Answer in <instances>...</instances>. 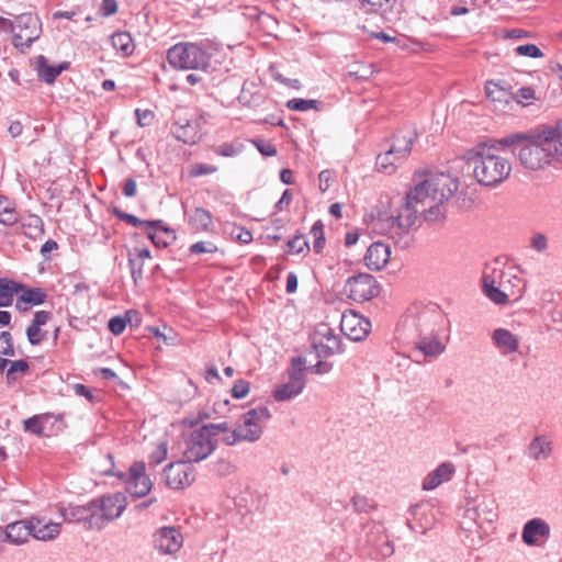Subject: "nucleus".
Here are the masks:
<instances>
[{
	"label": "nucleus",
	"mask_w": 562,
	"mask_h": 562,
	"mask_svg": "<svg viewBox=\"0 0 562 562\" xmlns=\"http://www.w3.org/2000/svg\"><path fill=\"white\" fill-rule=\"evenodd\" d=\"M485 93L486 97L494 103H508V100L510 99L509 91L493 80H490L485 83Z\"/></svg>",
	"instance_id": "c9c22d12"
},
{
	"label": "nucleus",
	"mask_w": 562,
	"mask_h": 562,
	"mask_svg": "<svg viewBox=\"0 0 562 562\" xmlns=\"http://www.w3.org/2000/svg\"><path fill=\"white\" fill-rule=\"evenodd\" d=\"M522 280L513 271L504 268V262L494 259L484 266L482 274V291L484 295L497 305H505L510 300L521 297Z\"/></svg>",
	"instance_id": "f03ea898"
},
{
	"label": "nucleus",
	"mask_w": 562,
	"mask_h": 562,
	"mask_svg": "<svg viewBox=\"0 0 562 562\" xmlns=\"http://www.w3.org/2000/svg\"><path fill=\"white\" fill-rule=\"evenodd\" d=\"M415 187L406 196L419 214H424L428 222L437 221L443 216L442 204L450 200L459 190V179L446 172H427L415 175Z\"/></svg>",
	"instance_id": "f257e3e1"
},
{
	"label": "nucleus",
	"mask_w": 562,
	"mask_h": 562,
	"mask_svg": "<svg viewBox=\"0 0 562 562\" xmlns=\"http://www.w3.org/2000/svg\"><path fill=\"white\" fill-rule=\"evenodd\" d=\"M13 45L21 52L29 48L42 33L40 18L33 13H22L12 22Z\"/></svg>",
	"instance_id": "1a4fd4ad"
},
{
	"label": "nucleus",
	"mask_w": 562,
	"mask_h": 562,
	"mask_svg": "<svg viewBox=\"0 0 562 562\" xmlns=\"http://www.w3.org/2000/svg\"><path fill=\"white\" fill-rule=\"evenodd\" d=\"M454 465L451 462L441 463L424 479L423 488L425 491L435 490L441 483L449 481L454 474Z\"/></svg>",
	"instance_id": "393cba45"
},
{
	"label": "nucleus",
	"mask_w": 562,
	"mask_h": 562,
	"mask_svg": "<svg viewBox=\"0 0 562 562\" xmlns=\"http://www.w3.org/2000/svg\"><path fill=\"white\" fill-rule=\"evenodd\" d=\"M252 143L263 156L272 157L277 155L276 146L270 142L265 139H255Z\"/></svg>",
	"instance_id": "bf43d9fd"
},
{
	"label": "nucleus",
	"mask_w": 562,
	"mask_h": 562,
	"mask_svg": "<svg viewBox=\"0 0 562 562\" xmlns=\"http://www.w3.org/2000/svg\"><path fill=\"white\" fill-rule=\"evenodd\" d=\"M215 441L207 435L206 428L193 430L186 440L183 457L188 462H200L215 449Z\"/></svg>",
	"instance_id": "f8f14e48"
},
{
	"label": "nucleus",
	"mask_w": 562,
	"mask_h": 562,
	"mask_svg": "<svg viewBox=\"0 0 562 562\" xmlns=\"http://www.w3.org/2000/svg\"><path fill=\"white\" fill-rule=\"evenodd\" d=\"M145 228L147 231H153V232H156V231L164 232L165 234L169 235L171 239H175V232L170 227L165 226L164 222L161 220L145 221Z\"/></svg>",
	"instance_id": "4d7b16f0"
},
{
	"label": "nucleus",
	"mask_w": 562,
	"mask_h": 562,
	"mask_svg": "<svg viewBox=\"0 0 562 562\" xmlns=\"http://www.w3.org/2000/svg\"><path fill=\"white\" fill-rule=\"evenodd\" d=\"M103 473L108 475H116L120 479H124L126 491L133 497H144L153 488V482L150 477L146 474V467L144 462H134L130 467L127 474L114 473L112 469L104 470Z\"/></svg>",
	"instance_id": "9d476101"
},
{
	"label": "nucleus",
	"mask_w": 562,
	"mask_h": 562,
	"mask_svg": "<svg viewBox=\"0 0 562 562\" xmlns=\"http://www.w3.org/2000/svg\"><path fill=\"white\" fill-rule=\"evenodd\" d=\"M527 139V134L525 133H513L505 137L498 139H491L487 145H495V153L497 150H503L506 147H512L518 144H522L524 140Z\"/></svg>",
	"instance_id": "a19ab883"
},
{
	"label": "nucleus",
	"mask_w": 562,
	"mask_h": 562,
	"mask_svg": "<svg viewBox=\"0 0 562 562\" xmlns=\"http://www.w3.org/2000/svg\"><path fill=\"white\" fill-rule=\"evenodd\" d=\"M313 347L317 353V357H329L336 353L340 348V338L333 334L330 329L323 335L319 341H314Z\"/></svg>",
	"instance_id": "c756f323"
},
{
	"label": "nucleus",
	"mask_w": 562,
	"mask_h": 562,
	"mask_svg": "<svg viewBox=\"0 0 562 562\" xmlns=\"http://www.w3.org/2000/svg\"><path fill=\"white\" fill-rule=\"evenodd\" d=\"M232 235L236 236V238L243 244H248L252 240V235L250 231L244 227H234L232 231Z\"/></svg>",
	"instance_id": "338daca9"
},
{
	"label": "nucleus",
	"mask_w": 562,
	"mask_h": 562,
	"mask_svg": "<svg viewBox=\"0 0 562 562\" xmlns=\"http://www.w3.org/2000/svg\"><path fill=\"white\" fill-rule=\"evenodd\" d=\"M351 504L357 513H369L374 508V504L363 495H355L351 498Z\"/></svg>",
	"instance_id": "09e8293b"
},
{
	"label": "nucleus",
	"mask_w": 562,
	"mask_h": 562,
	"mask_svg": "<svg viewBox=\"0 0 562 562\" xmlns=\"http://www.w3.org/2000/svg\"><path fill=\"white\" fill-rule=\"evenodd\" d=\"M191 464L186 459L167 464L164 469L166 485L173 490L190 486L195 480L194 468Z\"/></svg>",
	"instance_id": "4468645a"
},
{
	"label": "nucleus",
	"mask_w": 562,
	"mask_h": 562,
	"mask_svg": "<svg viewBox=\"0 0 562 562\" xmlns=\"http://www.w3.org/2000/svg\"><path fill=\"white\" fill-rule=\"evenodd\" d=\"M403 160L404 158H397L392 150L386 149L383 154H380L376 157L375 164L379 171H382L386 175H392L396 170L397 165Z\"/></svg>",
	"instance_id": "f704fd0d"
},
{
	"label": "nucleus",
	"mask_w": 562,
	"mask_h": 562,
	"mask_svg": "<svg viewBox=\"0 0 562 562\" xmlns=\"http://www.w3.org/2000/svg\"><path fill=\"white\" fill-rule=\"evenodd\" d=\"M518 153L520 164L530 170H540L553 158L562 157V134L558 130L548 128L528 135Z\"/></svg>",
	"instance_id": "20e7f679"
},
{
	"label": "nucleus",
	"mask_w": 562,
	"mask_h": 562,
	"mask_svg": "<svg viewBox=\"0 0 562 562\" xmlns=\"http://www.w3.org/2000/svg\"><path fill=\"white\" fill-rule=\"evenodd\" d=\"M30 537H32L31 518L11 522L4 530L0 527V538L16 546L25 543Z\"/></svg>",
	"instance_id": "a211bd4d"
},
{
	"label": "nucleus",
	"mask_w": 562,
	"mask_h": 562,
	"mask_svg": "<svg viewBox=\"0 0 562 562\" xmlns=\"http://www.w3.org/2000/svg\"><path fill=\"white\" fill-rule=\"evenodd\" d=\"M303 389V385L289 381L274 390L273 397L279 402L290 401L301 394Z\"/></svg>",
	"instance_id": "e433bc0d"
},
{
	"label": "nucleus",
	"mask_w": 562,
	"mask_h": 562,
	"mask_svg": "<svg viewBox=\"0 0 562 562\" xmlns=\"http://www.w3.org/2000/svg\"><path fill=\"white\" fill-rule=\"evenodd\" d=\"M24 430L37 436H41L44 431V422L41 416H33L23 422Z\"/></svg>",
	"instance_id": "8fccbe9b"
},
{
	"label": "nucleus",
	"mask_w": 562,
	"mask_h": 562,
	"mask_svg": "<svg viewBox=\"0 0 562 562\" xmlns=\"http://www.w3.org/2000/svg\"><path fill=\"white\" fill-rule=\"evenodd\" d=\"M415 347L425 357H437L445 351V345L439 340L438 334L418 337Z\"/></svg>",
	"instance_id": "c85d7f7f"
},
{
	"label": "nucleus",
	"mask_w": 562,
	"mask_h": 562,
	"mask_svg": "<svg viewBox=\"0 0 562 562\" xmlns=\"http://www.w3.org/2000/svg\"><path fill=\"white\" fill-rule=\"evenodd\" d=\"M213 48L195 43H177L167 50L169 65L177 70H202L210 72L215 69L212 63Z\"/></svg>",
	"instance_id": "423d86ee"
},
{
	"label": "nucleus",
	"mask_w": 562,
	"mask_h": 562,
	"mask_svg": "<svg viewBox=\"0 0 562 562\" xmlns=\"http://www.w3.org/2000/svg\"><path fill=\"white\" fill-rule=\"evenodd\" d=\"M239 439L241 441L255 442L261 438L262 429L248 430L244 424H240L237 428Z\"/></svg>",
	"instance_id": "3c124183"
},
{
	"label": "nucleus",
	"mask_w": 562,
	"mask_h": 562,
	"mask_svg": "<svg viewBox=\"0 0 562 562\" xmlns=\"http://www.w3.org/2000/svg\"><path fill=\"white\" fill-rule=\"evenodd\" d=\"M217 171V168L207 164H193L188 168V175L191 178H196L201 176L212 175Z\"/></svg>",
	"instance_id": "49530a36"
},
{
	"label": "nucleus",
	"mask_w": 562,
	"mask_h": 562,
	"mask_svg": "<svg viewBox=\"0 0 562 562\" xmlns=\"http://www.w3.org/2000/svg\"><path fill=\"white\" fill-rule=\"evenodd\" d=\"M497 518V506L493 497L484 496L473 506H468L463 510V520L460 522L462 528L468 531L484 530L485 526L491 525Z\"/></svg>",
	"instance_id": "6e6552de"
},
{
	"label": "nucleus",
	"mask_w": 562,
	"mask_h": 562,
	"mask_svg": "<svg viewBox=\"0 0 562 562\" xmlns=\"http://www.w3.org/2000/svg\"><path fill=\"white\" fill-rule=\"evenodd\" d=\"M199 131V122H196V127L190 122H187L184 125L176 123L172 126L175 137L184 144H195L200 138Z\"/></svg>",
	"instance_id": "2f4dec72"
},
{
	"label": "nucleus",
	"mask_w": 562,
	"mask_h": 562,
	"mask_svg": "<svg viewBox=\"0 0 562 562\" xmlns=\"http://www.w3.org/2000/svg\"><path fill=\"white\" fill-rule=\"evenodd\" d=\"M217 251V247L212 241H198L190 246L191 254H213Z\"/></svg>",
	"instance_id": "6e6d98bb"
},
{
	"label": "nucleus",
	"mask_w": 562,
	"mask_h": 562,
	"mask_svg": "<svg viewBox=\"0 0 562 562\" xmlns=\"http://www.w3.org/2000/svg\"><path fill=\"white\" fill-rule=\"evenodd\" d=\"M0 356L14 357L13 338L9 331L0 333Z\"/></svg>",
	"instance_id": "a18cd8bd"
},
{
	"label": "nucleus",
	"mask_w": 562,
	"mask_h": 562,
	"mask_svg": "<svg viewBox=\"0 0 562 562\" xmlns=\"http://www.w3.org/2000/svg\"><path fill=\"white\" fill-rule=\"evenodd\" d=\"M213 470L220 476H228L236 471V467L225 459H220L214 463Z\"/></svg>",
	"instance_id": "864d4df0"
},
{
	"label": "nucleus",
	"mask_w": 562,
	"mask_h": 562,
	"mask_svg": "<svg viewBox=\"0 0 562 562\" xmlns=\"http://www.w3.org/2000/svg\"><path fill=\"white\" fill-rule=\"evenodd\" d=\"M366 12L379 13L389 23L400 19L397 0H359Z\"/></svg>",
	"instance_id": "f3484780"
},
{
	"label": "nucleus",
	"mask_w": 562,
	"mask_h": 562,
	"mask_svg": "<svg viewBox=\"0 0 562 562\" xmlns=\"http://www.w3.org/2000/svg\"><path fill=\"white\" fill-rule=\"evenodd\" d=\"M391 249L390 246L382 243L376 241L370 245L368 248L364 262L366 266L370 270L379 271L383 269L390 260Z\"/></svg>",
	"instance_id": "aec40b11"
},
{
	"label": "nucleus",
	"mask_w": 562,
	"mask_h": 562,
	"mask_svg": "<svg viewBox=\"0 0 562 562\" xmlns=\"http://www.w3.org/2000/svg\"><path fill=\"white\" fill-rule=\"evenodd\" d=\"M344 293L355 302L362 303L378 296L379 285L369 273H358L347 279Z\"/></svg>",
	"instance_id": "9b49d317"
},
{
	"label": "nucleus",
	"mask_w": 562,
	"mask_h": 562,
	"mask_svg": "<svg viewBox=\"0 0 562 562\" xmlns=\"http://www.w3.org/2000/svg\"><path fill=\"white\" fill-rule=\"evenodd\" d=\"M153 544L162 554H173L183 544V537L176 527H161L153 535Z\"/></svg>",
	"instance_id": "2eb2a0df"
},
{
	"label": "nucleus",
	"mask_w": 562,
	"mask_h": 562,
	"mask_svg": "<svg viewBox=\"0 0 562 562\" xmlns=\"http://www.w3.org/2000/svg\"><path fill=\"white\" fill-rule=\"evenodd\" d=\"M91 527L101 529L105 522L117 519L126 508L127 501L124 493L116 492L91 499Z\"/></svg>",
	"instance_id": "0eeeda50"
},
{
	"label": "nucleus",
	"mask_w": 562,
	"mask_h": 562,
	"mask_svg": "<svg viewBox=\"0 0 562 562\" xmlns=\"http://www.w3.org/2000/svg\"><path fill=\"white\" fill-rule=\"evenodd\" d=\"M407 321L415 327L418 337L429 336L438 334L443 315L437 305H429L409 315Z\"/></svg>",
	"instance_id": "ddd939ff"
},
{
	"label": "nucleus",
	"mask_w": 562,
	"mask_h": 562,
	"mask_svg": "<svg viewBox=\"0 0 562 562\" xmlns=\"http://www.w3.org/2000/svg\"><path fill=\"white\" fill-rule=\"evenodd\" d=\"M467 158L474 179L484 187L493 188L503 183L513 169L510 160L495 153V145L477 144Z\"/></svg>",
	"instance_id": "7ed1b4c3"
},
{
	"label": "nucleus",
	"mask_w": 562,
	"mask_h": 562,
	"mask_svg": "<svg viewBox=\"0 0 562 562\" xmlns=\"http://www.w3.org/2000/svg\"><path fill=\"white\" fill-rule=\"evenodd\" d=\"M493 348L502 356L509 357L519 351L520 337L507 328L497 327L490 333Z\"/></svg>",
	"instance_id": "dca6fc26"
},
{
	"label": "nucleus",
	"mask_w": 562,
	"mask_h": 562,
	"mask_svg": "<svg viewBox=\"0 0 562 562\" xmlns=\"http://www.w3.org/2000/svg\"><path fill=\"white\" fill-rule=\"evenodd\" d=\"M126 318L121 316H114L110 318L108 327L114 335H121L126 328Z\"/></svg>",
	"instance_id": "052dcab7"
},
{
	"label": "nucleus",
	"mask_w": 562,
	"mask_h": 562,
	"mask_svg": "<svg viewBox=\"0 0 562 562\" xmlns=\"http://www.w3.org/2000/svg\"><path fill=\"white\" fill-rule=\"evenodd\" d=\"M7 369V382L12 384L24 376L30 369V364L26 360L20 359L11 361L9 360Z\"/></svg>",
	"instance_id": "4c0bfd02"
},
{
	"label": "nucleus",
	"mask_w": 562,
	"mask_h": 562,
	"mask_svg": "<svg viewBox=\"0 0 562 562\" xmlns=\"http://www.w3.org/2000/svg\"><path fill=\"white\" fill-rule=\"evenodd\" d=\"M32 537L41 541H50L60 533V524L31 517Z\"/></svg>",
	"instance_id": "5701e85b"
},
{
	"label": "nucleus",
	"mask_w": 562,
	"mask_h": 562,
	"mask_svg": "<svg viewBox=\"0 0 562 562\" xmlns=\"http://www.w3.org/2000/svg\"><path fill=\"white\" fill-rule=\"evenodd\" d=\"M353 321H355L353 318H351V319L342 318L341 329L346 331V335L351 340H355V341L361 340L364 337H367V335L369 334L370 323L368 321L359 319L358 324L360 325V328H357L356 326L352 325Z\"/></svg>",
	"instance_id": "72a5a7b5"
},
{
	"label": "nucleus",
	"mask_w": 562,
	"mask_h": 562,
	"mask_svg": "<svg viewBox=\"0 0 562 562\" xmlns=\"http://www.w3.org/2000/svg\"><path fill=\"white\" fill-rule=\"evenodd\" d=\"M553 452V441L548 435L535 436L528 445V457L533 461H546Z\"/></svg>",
	"instance_id": "4be33fe9"
},
{
	"label": "nucleus",
	"mask_w": 562,
	"mask_h": 562,
	"mask_svg": "<svg viewBox=\"0 0 562 562\" xmlns=\"http://www.w3.org/2000/svg\"><path fill=\"white\" fill-rule=\"evenodd\" d=\"M34 68L41 80L46 83H53L57 76H59L65 69L68 68V63H61L57 66H52L45 56L38 55L35 57Z\"/></svg>",
	"instance_id": "b1692460"
},
{
	"label": "nucleus",
	"mask_w": 562,
	"mask_h": 562,
	"mask_svg": "<svg viewBox=\"0 0 562 562\" xmlns=\"http://www.w3.org/2000/svg\"><path fill=\"white\" fill-rule=\"evenodd\" d=\"M52 317V313L48 311H37L31 324L26 328V338L32 346H37L46 338V331L42 329L44 325L48 323Z\"/></svg>",
	"instance_id": "412c9836"
},
{
	"label": "nucleus",
	"mask_w": 562,
	"mask_h": 562,
	"mask_svg": "<svg viewBox=\"0 0 562 562\" xmlns=\"http://www.w3.org/2000/svg\"><path fill=\"white\" fill-rule=\"evenodd\" d=\"M291 201H292V193L289 189H286L282 193V196L280 198V200L274 204V209L277 211L281 212L290 205Z\"/></svg>",
	"instance_id": "774afa93"
},
{
	"label": "nucleus",
	"mask_w": 562,
	"mask_h": 562,
	"mask_svg": "<svg viewBox=\"0 0 562 562\" xmlns=\"http://www.w3.org/2000/svg\"><path fill=\"white\" fill-rule=\"evenodd\" d=\"M286 252L288 254H302L304 250L308 249V243L302 235L294 236L286 243Z\"/></svg>",
	"instance_id": "de8ad7c7"
},
{
	"label": "nucleus",
	"mask_w": 562,
	"mask_h": 562,
	"mask_svg": "<svg viewBox=\"0 0 562 562\" xmlns=\"http://www.w3.org/2000/svg\"><path fill=\"white\" fill-rule=\"evenodd\" d=\"M515 52L520 56H528L532 58H540L543 56L541 49L535 44H524L515 48Z\"/></svg>",
	"instance_id": "5fc2aeb1"
},
{
	"label": "nucleus",
	"mask_w": 562,
	"mask_h": 562,
	"mask_svg": "<svg viewBox=\"0 0 562 562\" xmlns=\"http://www.w3.org/2000/svg\"><path fill=\"white\" fill-rule=\"evenodd\" d=\"M304 364L305 360L302 357H295L291 360V367L288 370L289 381L305 385L304 381Z\"/></svg>",
	"instance_id": "79ce46f5"
},
{
	"label": "nucleus",
	"mask_w": 562,
	"mask_h": 562,
	"mask_svg": "<svg viewBox=\"0 0 562 562\" xmlns=\"http://www.w3.org/2000/svg\"><path fill=\"white\" fill-rule=\"evenodd\" d=\"M23 289V285L13 280L1 278L0 279V307L10 306L13 302L15 293Z\"/></svg>",
	"instance_id": "473e14b6"
},
{
	"label": "nucleus",
	"mask_w": 562,
	"mask_h": 562,
	"mask_svg": "<svg viewBox=\"0 0 562 562\" xmlns=\"http://www.w3.org/2000/svg\"><path fill=\"white\" fill-rule=\"evenodd\" d=\"M22 294L18 297L15 307L24 312L29 308L30 305H40L45 302L46 293L40 288H25L20 289Z\"/></svg>",
	"instance_id": "cd10ccee"
},
{
	"label": "nucleus",
	"mask_w": 562,
	"mask_h": 562,
	"mask_svg": "<svg viewBox=\"0 0 562 562\" xmlns=\"http://www.w3.org/2000/svg\"><path fill=\"white\" fill-rule=\"evenodd\" d=\"M317 100L291 99L286 103V108L291 111L306 112L308 110H319Z\"/></svg>",
	"instance_id": "c03bdc74"
},
{
	"label": "nucleus",
	"mask_w": 562,
	"mask_h": 562,
	"mask_svg": "<svg viewBox=\"0 0 562 562\" xmlns=\"http://www.w3.org/2000/svg\"><path fill=\"white\" fill-rule=\"evenodd\" d=\"M19 221V214L13 204L0 195V224L10 226Z\"/></svg>",
	"instance_id": "58836bf2"
},
{
	"label": "nucleus",
	"mask_w": 562,
	"mask_h": 562,
	"mask_svg": "<svg viewBox=\"0 0 562 562\" xmlns=\"http://www.w3.org/2000/svg\"><path fill=\"white\" fill-rule=\"evenodd\" d=\"M188 224L195 232L211 233L214 229L213 216L204 207H194L191 212H184Z\"/></svg>",
	"instance_id": "a878e982"
},
{
	"label": "nucleus",
	"mask_w": 562,
	"mask_h": 562,
	"mask_svg": "<svg viewBox=\"0 0 562 562\" xmlns=\"http://www.w3.org/2000/svg\"><path fill=\"white\" fill-rule=\"evenodd\" d=\"M61 516L65 521L74 522V521H86L89 524V528L91 527L92 520V505L91 501L85 506H72L69 505L61 509Z\"/></svg>",
	"instance_id": "7c9ffc66"
},
{
	"label": "nucleus",
	"mask_w": 562,
	"mask_h": 562,
	"mask_svg": "<svg viewBox=\"0 0 562 562\" xmlns=\"http://www.w3.org/2000/svg\"><path fill=\"white\" fill-rule=\"evenodd\" d=\"M128 266L131 268V274L135 283L143 277V263H137L132 255L128 258Z\"/></svg>",
	"instance_id": "69168bd1"
},
{
	"label": "nucleus",
	"mask_w": 562,
	"mask_h": 562,
	"mask_svg": "<svg viewBox=\"0 0 562 562\" xmlns=\"http://www.w3.org/2000/svg\"><path fill=\"white\" fill-rule=\"evenodd\" d=\"M243 418H246L248 420V424L252 422L254 424L258 426H262L265 423H267L271 418L270 411L266 406H259L252 409H249L246 412L243 416Z\"/></svg>",
	"instance_id": "37998d69"
},
{
	"label": "nucleus",
	"mask_w": 562,
	"mask_h": 562,
	"mask_svg": "<svg viewBox=\"0 0 562 562\" xmlns=\"http://www.w3.org/2000/svg\"><path fill=\"white\" fill-rule=\"evenodd\" d=\"M113 214L119 220L125 222L126 224H128V225H131L133 227H138V226H144L145 227V221L144 220H140V218H138L137 216H135L133 214L123 212L120 209H114L113 210Z\"/></svg>",
	"instance_id": "603ef678"
},
{
	"label": "nucleus",
	"mask_w": 562,
	"mask_h": 562,
	"mask_svg": "<svg viewBox=\"0 0 562 562\" xmlns=\"http://www.w3.org/2000/svg\"><path fill=\"white\" fill-rule=\"evenodd\" d=\"M113 47L123 55L128 56L134 50V44L131 35L126 32L114 33L111 37Z\"/></svg>",
	"instance_id": "ea45409f"
},
{
	"label": "nucleus",
	"mask_w": 562,
	"mask_h": 562,
	"mask_svg": "<svg viewBox=\"0 0 562 562\" xmlns=\"http://www.w3.org/2000/svg\"><path fill=\"white\" fill-rule=\"evenodd\" d=\"M202 428H206L207 435L213 439L220 432L227 431L228 424L225 422L220 424H206L203 425Z\"/></svg>",
	"instance_id": "e2e57ef3"
},
{
	"label": "nucleus",
	"mask_w": 562,
	"mask_h": 562,
	"mask_svg": "<svg viewBox=\"0 0 562 562\" xmlns=\"http://www.w3.org/2000/svg\"><path fill=\"white\" fill-rule=\"evenodd\" d=\"M550 321L552 322L554 329L562 330V304L557 305L551 310Z\"/></svg>",
	"instance_id": "0e129e2a"
},
{
	"label": "nucleus",
	"mask_w": 562,
	"mask_h": 562,
	"mask_svg": "<svg viewBox=\"0 0 562 562\" xmlns=\"http://www.w3.org/2000/svg\"><path fill=\"white\" fill-rule=\"evenodd\" d=\"M550 536V526L541 518H532L528 520L521 532V540L527 546L539 544L540 539H546Z\"/></svg>",
	"instance_id": "6ab92c4d"
},
{
	"label": "nucleus",
	"mask_w": 562,
	"mask_h": 562,
	"mask_svg": "<svg viewBox=\"0 0 562 562\" xmlns=\"http://www.w3.org/2000/svg\"><path fill=\"white\" fill-rule=\"evenodd\" d=\"M250 391V383L245 380H238L232 387V395L235 398H244Z\"/></svg>",
	"instance_id": "13d9d810"
},
{
	"label": "nucleus",
	"mask_w": 562,
	"mask_h": 562,
	"mask_svg": "<svg viewBox=\"0 0 562 562\" xmlns=\"http://www.w3.org/2000/svg\"><path fill=\"white\" fill-rule=\"evenodd\" d=\"M418 214L406 196L405 204L397 211L396 215L381 212L376 216L372 214L369 226L373 233L387 236L395 244H400L407 236L409 228L416 223Z\"/></svg>",
	"instance_id": "39448f33"
},
{
	"label": "nucleus",
	"mask_w": 562,
	"mask_h": 562,
	"mask_svg": "<svg viewBox=\"0 0 562 562\" xmlns=\"http://www.w3.org/2000/svg\"><path fill=\"white\" fill-rule=\"evenodd\" d=\"M530 247L536 251H544L548 248V238L541 233L533 234L530 239Z\"/></svg>",
	"instance_id": "680f3d73"
},
{
	"label": "nucleus",
	"mask_w": 562,
	"mask_h": 562,
	"mask_svg": "<svg viewBox=\"0 0 562 562\" xmlns=\"http://www.w3.org/2000/svg\"><path fill=\"white\" fill-rule=\"evenodd\" d=\"M417 138V133L413 130L401 132L394 137L393 144L390 146L397 158L406 159L411 154L412 147Z\"/></svg>",
	"instance_id": "bb28decb"
}]
</instances>
